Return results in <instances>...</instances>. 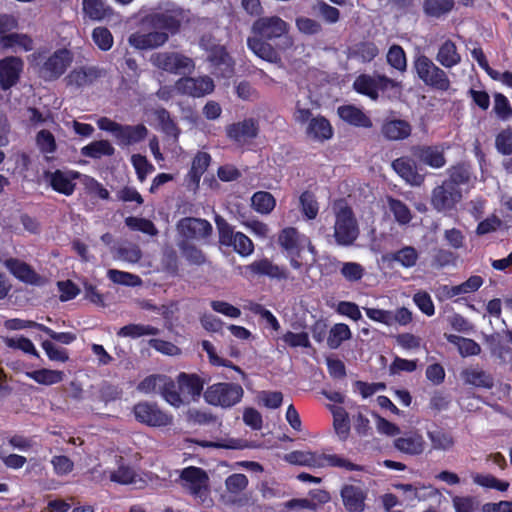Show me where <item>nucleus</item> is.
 Segmentation results:
<instances>
[{
    "label": "nucleus",
    "instance_id": "obj_39",
    "mask_svg": "<svg viewBox=\"0 0 512 512\" xmlns=\"http://www.w3.org/2000/svg\"><path fill=\"white\" fill-rule=\"evenodd\" d=\"M454 7V0H424L423 12L426 16L440 18L448 14Z\"/></svg>",
    "mask_w": 512,
    "mask_h": 512
},
{
    "label": "nucleus",
    "instance_id": "obj_29",
    "mask_svg": "<svg viewBox=\"0 0 512 512\" xmlns=\"http://www.w3.org/2000/svg\"><path fill=\"white\" fill-rule=\"evenodd\" d=\"M465 384L484 389H491L494 386L493 376L479 367H469L461 372Z\"/></svg>",
    "mask_w": 512,
    "mask_h": 512
},
{
    "label": "nucleus",
    "instance_id": "obj_21",
    "mask_svg": "<svg viewBox=\"0 0 512 512\" xmlns=\"http://www.w3.org/2000/svg\"><path fill=\"white\" fill-rule=\"evenodd\" d=\"M394 447L401 453L417 456L425 451L426 442L421 433L418 431H410L396 438L394 440Z\"/></svg>",
    "mask_w": 512,
    "mask_h": 512
},
{
    "label": "nucleus",
    "instance_id": "obj_28",
    "mask_svg": "<svg viewBox=\"0 0 512 512\" xmlns=\"http://www.w3.org/2000/svg\"><path fill=\"white\" fill-rule=\"evenodd\" d=\"M414 155L420 162L432 168H442L446 164L444 152L439 146H419Z\"/></svg>",
    "mask_w": 512,
    "mask_h": 512
},
{
    "label": "nucleus",
    "instance_id": "obj_4",
    "mask_svg": "<svg viewBox=\"0 0 512 512\" xmlns=\"http://www.w3.org/2000/svg\"><path fill=\"white\" fill-rule=\"evenodd\" d=\"M99 129L110 132L121 146H131L143 141L148 135L144 124L122 125L107 117L97 120Z\"/></svg>",
    "mask_w": 512,
    "mask_h": 512
},
{
    "label": "nucleus",
    "instance_id": "obj_23",
    "mask_svg": "<svg viewBox=\"0 0 512 512\" xmlns=\"http://www.w3.org/2000/svg\"><path fill=\"white\" fill-rule=\"evenodd\" d=\"M341 498L348 512H363L365 510L367 493L360 486L345 485L341 489Z\"/></svg>",
    "mask_w": 512,
    "mask_h": 512
},
{
    "label": "nucleus",
    "instance_id": "obj_1",
    "mask_svg": "<svg viewBox=\"0 0 512 512\" xmlns=\"http://www.w3.org/2000/svg\"><path fill=\"white\" fill-rule=\"evenodd\" d=\"M183 20L184 10L180 7L148 14L144 17L143 23L149 26L152 31L133 33L129 36L128 42L139 50L158 48L169 40V35H175L179 32Z\"/></svg>",
    "mask_w": 512,
    "mask_h": 512
},
{
    "label": "nucleus",
    "instance_id": "obj_2",
    "mask_svg": "<svg viewBox=\"0 0 512 512\" xmlns=\"http://www.w3.org/2000/svg\"><path fill=\"white\" fill-rule=\"evenodd\" d=\"M285 460L294 465L312 468L338 467L348 471L358 470V466L336 454H320L310 451H293L285 455Z\"/></svg>",
    "mask_w": 512,
    "mask_h": 512
},
{
    "label": "nucleus",
    "instance_id": "obj_27",
    "mask_svg": "<svg viewBox=\"0 0 512 512\" xmlns=\"http://www.w3.org/2000/svg\"><path fill=\"white\" fill-rule=\"evenodd\" d=\"M177 383L184 398L187 395L192 400H197L202 393L205 381L196 374L182 372L177 377Z\"/></svg>",
    "mask_w": 512,
    "mask_h": 512
},
{
    "label": "nucleus",
    "instance_id": "obj_52",
    "mask_svg": "<svg viewBox=\"0 0 512 512\" xmlns=\"http://www.w3.org/2000/svg\"><path fill=\"white\" fill-rule=\"evenodd\" d=\"M164 381L165 375H149L138 384L137 390L144 394L160 393Z\"/></svg>",
    "mask_w": 512,
    "mask_h": 512
},
{
    "label": "nucleus",
    "instance_id": "obj_13",
    "mask_svg": "<svg viewBox=\"0 0 512 512\" xmlns=\"http://www.w3.org/2000/svg\"><path fill=\"white\" fill-rule=\"evenodd\" d=\"M73 55L65 48L56 50L40 68L41 77L45 80H56L58 79L68 66L72 63Z\"/></svg>",
    "mask_w": 512,
    "mask_h": 512
},
{
    "label": "nucleus",
    "instance_id": "obj_62",
    "mask_svg": "<svg viewBox=\"0 0 512 512\" xmlns=\"http://www.w3.org/2000/svg\"><path fill=\"white\" fill-rule=\"evenodd\" d=\"M300 204L303 213L308 219H314L318 214V203L310 191H304L300 196Z\"/></svg>",
    "mask_w": 512,
    "mask_h": 512
},
{
    "label": "nucleus",
    "instance_id": "obj_41",
    "mask_svg": "<svg viewBox=\"0 0 512 512\" xmlns=\"http://www.w3.org/2000/svg\"><path fill=\"white\" fill-rule=\"evenodd\" d=\"M252 208L261 214H269L276 206L274 196L267 191H258L251 197Z\"/></svg>",
    "mask_w": 512,
    "mask_h": 512
},
{
    "label": "nucleus",
    "instance_id": "obj_44",
    "mask_svg": "<svg viewBox=\"0 0 512 512\" xmlns=\"http://www.w3.org/2000/svg\"><path fill=\"white\" fill-rule=\"evenodd\" d=\"M164 384L165 385H162L159 393L163 399L175 408H179L180 406L184 405L185 399L177 390L175 382L166 376V381H164Z\"/></svg>",
    "mask_w": 512,
    "mask_h": 512
},
{
    "label": "nucleus",
    "instance_id": "obj_55",
    "mask_svg": "<svg viewBox=\"0 0 512 512\" xmlns=\"http://www.w3.org/2000/svg\"><path fill=\"white\" fill-rule=\"evenodd\" d=\"M4 344L12 349H19L24 353L39 357V354L32 343V341L26 337H6L3 339Z\"/></svg>",
    "mask_w": 512,
    "mask_h": 512
},
{
    "label": "nucleus",
    "instance_id": "obj_57",
    "mask_svg": "<svg viewBox=\"0 0 512 512\" xmlns=\"http://www.w3.org/2000/svg\"><path fill=\"white\" fill-rule=\"evenodd\" d=\"M108 278L120 285L134 287L141 284V279L132 273L123 272L115 269H110L107 272Z\"/></svg>",
    "mask_w": 512,
    "mask_h": 512
},
{
    "label": "nucleus",
    "instance_id": "obj_12",
    "mask_svg": "<svg viewBox=\"0 0 512 512\" xmlns=\"http://www.w3.org/2000/svg\"><path fill=\"white\" fill-rule=\"evenodd\" d=\"M462 200V190L456 189L450 183L442 182L432 190L431 205L438 212L453 210Z\"/></svg>",
    "mask_w": 512,
    "mask_h": 512
},
{
    "label": "nucleus",
    "instance_id": "obj_42",
    "mask_svg": "<svg viewBox=\"0 0 512 512\" xmlns=\"http://www.w3.org/2000/svg\"><path fill=\"white\" fill-rule=\"evenodd\" d=\"M353 88L358 93L368 96L370 99L374 101H376L379 98V93L376 91V82L374 75H359L353 83Z\"/></svg>",
    "mask_w": 512,
    "mask_h": 512
},
{
    "label": "nucleus",
    "instance_id": "obj_49",
    "mask_svg": "<svg viewBox=\"0 0 512 512\" xmlns=\"http://www.w3.org/2000/svg\"><path fill=\"white\" fill-rule=\"evenodd\" d=\"M387 63L398 70L399 72H405L407 70L406 54L400 45H392L386 55Z\"/></svg>",
    "mask_w": 512,
    "mask_h": 512
},
{
    "label": "nucleus",
    "instance_id": "obj_54",
    "mask_svg": "<svg viewBox=\"0 0 512 512\" xmlns=\"http://www.w3.org/2000/svg\"><path fill=\"white\" fill-rule=\"evenodd\" d=\"M472 479L475 484L485 488H493L499 491H506L509 487L508 482L498 480L496 477L490 474L474 473L472 474Z\"/></svg>",
    "mask_w": 512,
    "mask_h": 512
},
{
    "label": "nucleus",
    "instance_id": "obj_31",
    "mask_svg": "<svg viewBox=\"0 0 512 512\" xmlns=\"http://www.w3.org/2000/svg\"><path fill=\"white\" fill-rule=\"evenodd\" d=\"M436 60L444 68H452L461 62V55L457 51L456 44L447 39L438 49Z\"/></svg>",
    "mask_w": 512,
    "mask_h": 512
},
{
    "label": "nucleus",
    "instance_id": "obj_19",
    "mask_svg": "<svg viewBox=\"0 0 512 512\" xmlns=\"http://www.w3.org/2000/svg\"><path fill=\"white\" fill-rule=\"evenodd\" d=\"M80 176L78 172L56 170L54 172L46 171L44 179L53 190L66 196L72 195L76 184L73 182Z\"/></svg>",
    "mask_w": 512,
    "mask_h": 512
},
{
    "label": "nucleus",
    "instance_id": "obj_40",
    "mask_svg": "<svg viewBox=\"0 0 512 512\" xmlns=\"http://www.w3.org/2000/svg\"><path fill=\"white\" fill-rule=\"evenodd\" d=\"M379 54L378 47L369 41L359 42L349 50V57L362 62H371Z\"/></svg>",
    "mask_w": 512,
    "mask_h": 512
},
{
    "label": "nucleus",
    "instance_id": "obj_47",
    "mask_svg": "<svg viewBox=\"0 0 512 512\" xmlns=\"http://www.w3.org/2000/svg\"><path fill=\"white\" fill-rule=\"evenodd\" d=\"M351 336L352 333L347 324L337 323L329 331L327 345L331 349H337L343 341L349 340Z\"/></svg>",
    "mask_w": 512,
    "mask_h": 512
},
{
    "label": "nucleus",
    "instance_id": "obj_7",
    "mask_svg": "<svg viewBox=\"0 0 512 512\" xmlns=\"http://www.w3.org/2000/svg\"><path fill=\"white\" fill-rule=\"evenodd\" d=\"M413 67L418 78L425 85L440 91H447L450 88L447 73L426 55L416 57Z\"/></svg>",
    "mask_w": 512,
    "mask_h": 512
},
{
    "label": "nucleus",
    "instance_id": "obj_50",
    "mask_svg": "<svg viewBox=\"0 0 512 512\" xmlns=\"http://www.w3.org/2000/svg\"><path fill=\"white\" fill-rule=\"evenodd\" d=\"M332 413L334 429L339 438L345 440L350 430L348 415L342 407H334Z\"/></svg>",
    "mask_w": 512,
    "mask_h": 512
},
{
    "label": "nucleus",
    "instance_id": "obj_56",
    "mask_svg": "<svg viewBox=\"0 0 512 512\" xmlns=\"http://www.w3.org/2000/svg\"><path fill=\"white\" fill-rule=\"evenodd\" d=\"M388 205L397 222L400 224H407L410 222L412 217L411 212L405 203L390 197L388 198Z\"/></svg>",
    "mask_w": 512,
    "mask_h": 512
},
{
    "label": "nucleus",
    "instance_id": "obj_5",
    "mask_svg": "<svg viewBox=\"0 0 512 512\" xmlns=\"http://www.w3.org/2000/svg\"><path fill=\"white\" fill-rule=\"evenodd\" d=\"M244 395L241 385L232 382H219L207 387L203 397L212 406L230 408L238 404Z\"/></svg>",
    "mask_w": 512,
    "mask_h": 512
},
{
    "label": "nucleus",
    "instance_id": "obj_63",
    "mask_svg": "<svg viewBox=\"0 0 512 512\" xmlns=\"http://www.w3.org/2000/svg\"><path fill=\"white\" fill-rule=\"evenodd\" d=\"M37 145L42 153L51 154L56 151L55 137L48 130H41L36 136Z\"/></svg>",
    "mask_w": 512,
    "mask_h": 512
},
{
    "label": "nucleus",
    "instance_id": "obj_61",
    "mask_svg": "<svg viewBox=\"0 0 512 512\" xmlns=\"http://www.w3.org/2000/svg\"><path fill=\"white\" fill-rule=\"evenodd\" d=\"M248 485V478L241 473H235L228 476L225 480V487L231 494L238 495L246 489Z\"/></svg>",
    "mask_w": 512,
    "mask_h": 512
},
{
    "label": "nucleus",
    "instance_id": "obj_53",
    "mask_svg": "<svg viewBox=\"0 0 512 512\" xmlns=\"http://www.w3.org/2000/svg\"><path fill=\"white\" fill-rule=\"evenodd\" d=\"M202 349L207 353L209 362L214 366H224V367H230L240 373L242 376H244V372L239 368L238 366L233 365L230 361H226L222 358H220L217 353L214 345L208 341L203 340L201 342Z\"/></svg>",
    "mask_w": 512,
    "mask_h": 512
},
{
    "label": "nucleus",
    "instance_id": "obj_59",
    "mask_svg": "<svg viewBox=\"0 0 512 512\" xmlns=\"http://www.w3.org/2000/svg\"><path fill=\"white\" fill-rule=\"evenodd\" d=\"M92 39L99 49L109 50L113 45V36L106 27H96L92 32Z\"/></svg>",
    "mask_w": 512,
    "mask_h": 512
},
{
    "label": "nucleus",
    "instance_id": "obj_45",
    "mask_svg": "<svg viewBox=\"0 0 512 512\" xmlns=\"http://www.w3.org/2000/svg\"><path fill=\"white\" fill-rule=\"evenodd\" d=\"M83 11L90 19L98 21L112 12L102 0H83Z\"/></svg>",
    "mask_w": 512,
    "mask_h": 512
},
{
    "label": "nucleus",
    "instance_id": "obj_48",
    "mask_svg": "<svg viewBox=\"0 0 512 512\" xmlns=\"http://www.w3.org/2000/svg\"><path fill=\"white\" fill-rule=\"evenodd\" d=\"M449 178L444 180L453 188L460 189V185L467 184L470 180V171L464 164H458L448 170Z\"/></svg>",
    "mask_w": 512,
    "mask_h": 512
},
{
    "label": "nucleus",
    "instance_id": "obj_10",
    "mask_svg": "<svg viewBox=\"0 0 512 512\" xmlns=\"http://www.w3.org/2000/svg\"><path fill=\"white\" fill-rule=\"evenodd\" d=\"M138 422L151 427H165L173 422V416L162 410L157 404L147 401L139 402L133 408Z\"/></svg>",
    "mask_w": 512,
    "mask_h": 512
},
{
    "label": "nucleus",
    "instance_id": "obj_58",
    "mask_svg": "<svg viewBox=\"0 0 512 512\" xmlns=\"http://www.w3.org/2000/svg\"><path fill=\"white\" fill-rule=\"evenodd\" d=\"M136 473L133 469L128 466L121 465L117 470L111 471L109 478L111 481L121 484L128 485L136 482Z\"/></svg>",
    "mask_w": 512,
    "mask_h": 512
},
{
    "label": "nucleus",
    "instance_id": "obj_64",
    "mask_svg": "<svg viewBox=\"0 0 512 512\" xmlns=\"http://www.w3.org/2000/svg\"><path fill=\"white\" fill-rule=\"evenodd\" d=\"M452 504L455 512H475L478 507L477 500L472 496H454Z\"/></svg>",
    "mask_w": 512,
    "mask_h": 512
},
{
    "label": "nucleus",
    "instance_id": "obj_18",
    "mask_svg": "<svg viewBox=\"0 0 512 512\" xmlns=\"http://www.w3.org/2000/svg\"><path fill=\"white\" fill-rule=\"evenodd\" d=\"M177 229L187 239H204L209 237L213 231L210 222L195 217L182 218L177 224Z\"/></svg>",
    "mask_w": 512,
    "mask_h": 512
},
{
    "label": "nucleus",
    "instance_id": "obj_16",
    "mask_svg": "<svg viewBox=\"0 0 512 512\" xmlns=\"http://www.w3.org/2000/svg\"><path fill=\"white\" fill-rule=\"evenodd\" d=\"M106 74V70L99 66L86 65L73 69L65 80L68 86L83 88L93 85L99 79L104 78Z\"/></svg>",
    "mask_w": 512,
    "mask_h": 512
},
{
    "label": "nucleus",
    "instance_id": "obj_22",
    "mask_svg": "<svg viewBox=\"0 0 512 512\" xmlns=\"http://www.w3.org/2000/svg\"><path fill=\"white\" fill-rule=\"evenodd\" d=\"M259 126L253 118L233 123L226 128L227 136L238 143H245L258 135Z\"/></svg>",
    "mask_w": 512,
    "mask_h": 512
},
{
    "label": "nucleus",
    "instance_id": "obj_15",
    "mask_svg": "<svg viewBox=\"0 0 512 512\" xmlns=\"http://www.w3.org/2000/svg\"><path fill=\"white\" fill-rule=\"evenodd\" d=\"M278 242L289 254H301L306 250L310 254H316L310 239L293 227L283 229L279 234Z\"/></svg>",
    "mask_w": 512,
    "mask_h": 512
},
{
    "label": "nucleus",
    "instance_id": "obj_33",
    "mask_svg": "<svg viewBox=\"0 0 512 512\" xmlns=\"http://www.w3.org/2000/svg\"><path fill=\"white\" fill-rule=\"evenodd\" d=\"M427 437L431 443V449L435 451L448 452L455 445V439L452 433L443 429H435L427 432Z\"/></svg>",
    "mask_w": 512,
    "mask_h": 512
},
{
    "label": "nucleus",
    "instance_id": "obj_24",
    "mask_svg": "<svg viewBox=\"0 0 512 512\" xmlns=\"http://www.w3.org/2000/svg\"><path fill=\"white\" fill-rule=\"evenodd\" d=\"M394 171L411 185L419 186L423 183L424 177L417 172L415 162L408 157H400L392 162Z\"/></svg>",
    "mask_w": 512,
    "mask_h": 512
},
{
    "label": "nucleus",
    "instance_id": "obj_11",
    "mask_svg": "<svg viewBox=\"0 0 512 512\" xmlns=\"http://www.w3.org/2000/svg\"><path fill=\"white\" fill-rule=\"evenodd\" d=\"M289 25L278 16L258 18L251 27L254 36L265 40L279 39L288 33Z\"/></svg>",
    "mask_w": 512,
    "mask_h": 512
},
{
    "label": "nucleus",
    "instance_id": "obj_46",
    "mask_svg": "<svg viewBox=\"0 0 512 512\" xmlns=\"http://www.w3.org/2000/svg\"><path fill=\"white\" fill-rule=\"evenodd\" d=\"M154 115L159 122L162 131L176 140L180 134V129L171 118L169 111L165 108H157L154 111Z\"/></svg>",
    "mask_w": 512,
    "mask_h": 512
},
{
    "label": "nucleus",
    "instance_id": "obj_20",
    "mask_svg": "<svg viewBox=\"0 0 512 512\" xmlns=\"http://www.w3.org/2000/svg\"><path fill=\"white\" fill-rule=\"evenodd\" d=\"M24 63L19 57H6L0 60V85L7 90L13 87L19 80Z\"/></svg>",
    "mask_w": 512,
    "mask_h": 512
},
{
    "label": "nucleus",
    "instance_id": "obj_35",
    "mask_svg": "<svg viewBox=\"0 0 512 512\" xmlns=\"http://www.w3.org/2000/svg\"><path fill=\"white\" fill-rule=\"evenodd\" d=\"M26 376L38 384L50 386L60 383L64 378V373L58 370L42 368L28 371L26 372Z\"/></svg>",
    "mask_w": 512,
    "mask_h": 512
},
{
    "label": "nucleus",
    "instance_id": "obj_9",
    "mask_svg": "<svg viewBox=\"0 0 512 512\" xmlns=\"http://www.w3.org/2000/svg\"><path fill=\"white\" fill-rule=\"evenodd\" d=\"M153 66L170 74L191 73L195 68L192 58L178 52H157L150 56Z\"/></svg>",
    "mask_w": 512,
    "mask_h": 512
},
{
    "label": "nucleus",
    "instance_id": "obj_34",
    "mask_svg": "<svg viewBox=\"0 0 512 512\" xmlns=\"http://www.w3.org/2000/svg\"><path fill=\"white\" fill-rule=\"evenodd\" d=\"M246 269L254 274L266 275L271 278L281 279L287 277L285 269L272 264L267 258L253 262L251 265L247 266Z\"/></svg>",
    "mask_w": 512,
    "mask_h": 512
},
{
    "label": "nucleus",
    "instance_id": "obj_38",
    "mask_svg": "<svg viewBox=\"0 0 512 512\" xmlns=\"http://www.w3.org/2000/svg\"><path fill=\"white\" fill-rule=\"evenodd\" d=\"M495 147L497 151L505 156L512 155V129H503L495 138ZM504 166L507 170L512 171V157L505 161Z\"/></svg>",
    "mask_w": 512,
    "mask_h": 512
},
{
    "label": "nucleus",
    "instance_id": "obj_51",
    "mask_svg": "<svg viewBox=\"0 0 512 512\" xmlns=\"http://www.w3.org/2000/svg\"><path fill=\"white\" fill-rule=\"evenodd\" d=\"M1 43L5 48L21 47L25 51L33 49V41L26 34L10 33L2 36Z\"/></svg>",
    "mask_w": 512,
    "mask_h": 512
},
{
    "label": "nucleus",
    "instance_id": "obj_8",
    "mask_svg": "<svg viewBox=\"0 0 512 512\" xmlns=\"http://www.w3.org/2000/svg\"><path fill=\"white\" fill-rule=\"evenodd\" d=\"M219 243L222 246L233 247L241 256H249L254 251L252 240L242 232H235L234 228L220 215L215 216Z\"/></svg>",
    "mask_w": 512,
    "mask_h": 512
},
{
    "label": "nucleus",
    "instance_id": "obj_17",
    "mask_svg": "<svg viewBox=\"0 0 512 512\" xmlns=\"http://www.w3.org/2000/svg\"><path fill=\"white\" fill-rule=\"evenodd\" d=\"M4 264L11 274L26 284L42 287L48 282L46 277L38 274L20 258H7Z\"/></svg>",
    "mask_w": 512,
    "mask_h": 512
},
{
    "label": "nucleus",
    "instance_id": "obj_6",
    "mask_svg": "<svg viewBox=\"0 0 512 512\" xmlns=\"http://www.w3.org/2000/svg\"><path fill=\"white\" fill-rule=\"evenodd\" d=\"M181 487L200 503L209 497V476L205 470L195 466L183 468L179 474Z\"/></svg>",
    "mask_w": 512,
    "mask_h": 512
},
{
    "label": "nucleus",
    "instance_id": "obj_60",
    "mask_svg": "<svg viewBox=\"0 0 512 512\" xmlns=\"http://www.w3.org/2000/svg\"><path fill=\"white\" fill-rule=\"evenodd\" d=\"M493 110L501 120H508L512 117V107L507 97L501 93H496L494 95Z\"/></svg>",
    "mask_w": 512,
    "mask_h": 512
},
{
    "label": "nucleus",
    "instance_id": "obj_25",
    "mask_svg": "<svg viewBox=\"0 0 512 512\" xmlns=\"http://www.w3.org/2000/svg\"><path fill=\"white\" fill-rule=\"evenodd\" d=\"M305 134L309 139L324 142L332 138L333 128L324 116L318 115L308 122Z\"/></svg>",
    "mask_w": 512,
    "mask_h": 512
},
{
    "label": "nucleus",
    "instance_id": "obj_43",
    "mask_svg": "<svg viewBox=\"0 0 512 512\" xmlns=\"http://www.w3.org/2000/svg\"><path fill=\"white\" fill-rule=\"evenodd\" d=\"M159 329L151 325L128 324L117 332L119 337L139 338L142 336L158 335Z\"/></svg>",
    "mask_w": 512,
    "mask_h": 512
},
{
    "label": "nucleus",
    "instance_id": "obj_3",
    "mask_svg": "<svg viewBox=\"0 0 512 512\" xmlns=\"http://www.w3.org/2000/svg\"><path fill=\"white\" fill-rule=\"evenodd\" d=\"M334 237L339 245L349 246L357 239L359 228L352 209L343 201L334 206Z\"/></svg>",
    "mask_w": 512,
    "mask_h": 512
},
{
    "label": "nucleus",
    "instance_id": "obj_14",
    "mask_svg": "<svg viewBox=\"0 0 512 512\" xmlns=\"http://www.w3.org/2000/svg\"><path fill=\"white\" fill-rule=\"evenodd\" d=\"M175 90L182 95L203 97L214 91V81L209 76L182 77L175 82Z\"/></svg>",
    "mask_w": 512,
    "mask_h": 512
},
{
    "label": "nucleus",
    "instance_id": "obj_32",
    "mask_svg": "<svg viewBox=\"0 0 512 512\" xmlns=\"http://www.w3.org/2000/svg\"><path fill=\"white\" fill-rule=\"evenodd\" d=\"M381 131L388 140H403L410 136L411 126L405 120L395 119L384 123Z\"/></svg>",
    "mask_w": 512,
    "mask_h": 512
},
{
    "label": "nucleus",
    "instance_id": "obj_37",
    "mask_svg": "<svg viewBox=\"0 0 512 512\" xmlns=\"http://www.w3.org/2000/svg\"><path fill=\"white\" fill-rule=\"evenodd\" d=\"M115 148L108 140L93 141L81 149V154L85 157L98 159L102 156H112Z\"/></svg>",
    "mask_w": 512,
    "mask_h": 512
},
{
    "label": "nucleus",
    "instance_id": "obj_26",
    "mask_svg": "<svg viewBox=\"0 0 512 512\" xmlns=\"http://www.w3.org/2000/svg\"><path fill=\"white\" fill-rule=\"evenodd\" d=\"M269 40L257 36H251L247 39L249 49L259 58L270 63H277L280 61V56L277 50L268 43Z\"/></svg>",
    "mask_w": 512,
    "mask_h": 512
},
{
    "label": "nucleus",
    "instance_id": "obj_30",
    "mask_svg": "<svg viewBox=\"0 0 512 512\" xmlns=\"http://www.w3.org/2000/svg\"><path fill=\"white\" fill-rule=\"evenodd\" d=\"M337 112L339 117L350 125L364 128L372 127L370 118L356 106L343 105L338 107Z\"/></svg>",
    "mask_w": 512,
    "mask_h": 512
},
{
    "label": "nucleus",
    "instance_id": "obj_36",
    "mask_svg": "<svg viewBox=\"0 0 512 512\" xmlns=\"http://www.w3.org/2000/svg\"><path fill=\"white\" fill-rule=\"evenodd\" d=\"M445 338L449 343L457 346L463 357L478 355L481 352L480 345L472 339L454 334H445Z\"/></svg>",
    "mask_w": 512,
    "mask_h": 512
}]
</instances>
